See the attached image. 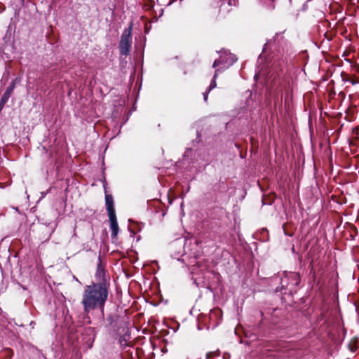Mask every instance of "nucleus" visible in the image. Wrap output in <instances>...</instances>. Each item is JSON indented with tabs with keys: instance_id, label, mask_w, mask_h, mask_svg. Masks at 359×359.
Instances as JSON below:
<instances>
[{
	"instance_id": "nucleus-6",
	"label": "nucleus",
	"mask_w": 359,
	"mask_h": 359,
	"mask_svg": "<svg viewBox=\"0 0 359 359\" xmlns=\"http://www.w3.org/2000/svg\"><path fill=\"white\" fill-rule=\"evenodd\" d=\"M14 88H15V83H14V81H13L11 85L9 87H8V88L6 89V92L4 93L3 97H1V104H4L7 102V100H8Z\"/></svg>"
},
{
	"instance_id": "nucleus-5",
	"label": "nucleus",
	"mask_w": 359,
	"mask_h": 359,
	"mask_svg": "<svg viewBox=\"0 0 359 359\" xmlns=\"http://www.w3.org/2000/svg\"><path fill=\"white\" fill-rule=\"evenodd\" d=\"M105 203L107 206V210L108 211V215H116L115 210L114 208V201L113 197L111 195L107 194L105 196Z\"/></svg>"
},
{
	"instance_id": "nucleus-1",
	"label": "nucleus",
	"mask_w": 359,
	"mask_h": 359,
	"mask_svg": "<svg viewBox=\"0 0 359 359\" xmlns=\"http://www.w3.org/2000/svg\"><path fill=\"white\" fill-rule=\"evenodd\" d=\"M108 297V290L104 284L97 283L85 287L81 304L85 313L95 309L103 311Z\"/></svg>"
},
{
	"instance_id": "nucleus-12",
	"label": "nucleus",
	"mask_w": 359,
	"mask_h": 359,
	"mask_svg": "<svg viewBox=\"0 0 359 359\" xmlns=\"http://www.w3.org/2000/svg\"><path fill=\"white\" fill-rule=\"evenodd\" d=\"M355 350V347H352V348H351V351H354Z\"/></svg>"
},
{
	"instance_id": "nucleus-7",
	"label": "nucleus",
	"mask_w": 359,
	"mask_h": 359,
	"mask_svg": "<svg viewBox=\"0 0 359 359\" xmlns=\"http://www.w3.org/2000/svg\"><path fill=\"white\" fill-rule=\"evenodd\" d=\"M219 71V69H217L215 72V74H214V76H213V79L210 85V87H209V91L211 90L212 88H215L216 87V81H215V79L217 76V74H218V72Z\"/></svg>"
},
{
	"instance_id": "nucleus-11",
	"label": "nucleus",
	"mask_w": 359,
	"mask_h": 359,
	"mask_svg": "<svg viewBox=\"0 0 359 359\" xmlns=\"http://www.w3.org/2000/svg\"><path fill=\"white\" fill-rule=\"evenodd\" d=\"M203 97H204L205 101H206L208 99V93L207 92L203 93Z\"/></svg>"
},
{
	"instance_id": "nucleus-10",
	"label": "nucleus",
	"mask_w": 359,
	"mask_h": 359,
	"mask_svg": "<svg viewBox=\"0 0 359 359\" xmlns=\"http://www.w3.org/2000/svg\"><path fill=\"white\" fill-rule=\"evenodd\" d=\"M220 313V311L219 310H215V311H212L210 313V316L211 317L212 316V315H218Z\"/></svg>"
},
{
	"instance_id": "nucleus-9",
	"label": "nucleus",
	"mask_w": 359,
	"mask_h": 359,
	"mask_svg": "<svg viewBox=\"0 0 359 359\" xmlns=\"http://www.w3.org/2000/svg\"><path fill=\"white\" fill-rule=\"evenodd\" d=\"M218 353L217 352H209L207 353V358H211L212 357H215L216 355H218Z\"/></svg>"
},
{
	"instance_id": "nucleus-4",
	"label": "nucleus",
	"mask_w": 359,
	"mask_h": 359,
	"mask_svg": "<svg viewBox=\"0 0 359 359\" xmlns=\"http://www.w3.org/2000/svg\"><path fill=\"white\" fill-rule=\"evenodd\" d=\"M110 220V227L111 230V236L116 237L118 233V225L116 220V215H109Z\"/></svg>"
},
{
	"instance_id": "nucleus-8",
	"label": "nucleus",
	"mask_w": 359,
	"mask_h": 359,
	"mask_svg": "<svg viewBox=\"0 0 359 359\" xmlns=\"http://www.w3.org/2000/svg\"><path fill=\"white\" fill-rule=\"evenodd\" d=\"M289 278H291L296 282L294 283L295 285H297L299 282V276L296 273H290Z\"/></svg>"
},
{
	"instance_id": "nucleus-3",
	"label": "nucleus",
	"mask_w": 359,
	"mask_h": 359,
	"mask_svg": "<svg viewBox=\"0 0 359 359\" xmlns=\"http://www.w3.org/2000/svg\"><path fill=\"white\" fill-rule=\"evenodd\" d=\"M237 60L236 57L227 52L224 51L219 59H216L212 65V67L215 68L219 65H222V70L232 65Z\"/></svg>"
},
{
	"instance_id": "nucleus-2",
	"label": "nucleus",
	"mask_w": 359,
	"mask_h": 359,
	"mask_svg": "<svg viewBox=\"0 0 359 359\" xmlns=\"http://www.w3.org/2000/svg\"><path fill=\"white\" fill-rule=\"evenodd\" d=\"M132 25H130L128 29H124L119 43V49L120 53L122 55H127L130 50L131 44H132Z\"/></svg>"
},
{
	"instance_id": "nucleus-13",
	"label": "nucleus",
	"mask_w": 359,
	"mask_h": 359,
	"mask_svg": "<svg viewBox=\"0 0 359 359\" xmlns=\"http://www.w3.org/2000/svg\"><path fill=\"white\" fill-rule=\"evenodd\" d=\"M351 82L352 83V84H355V83H358V81H351Z\"/></svg>"
}]
</instances>
